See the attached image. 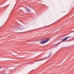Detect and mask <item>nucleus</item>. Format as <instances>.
I'll use <instances>...</instances> for the list:
<instances>
[{
  "label": "nucleus",
  "instance_id": "5",
  "mask_svg": "<svg viewBox=\"0 0 74 74\" xmlns=\"http://www.w3.org/2000/svg\"><path fill=\"white\" fill-rule=\"evenodd\" d=\"M18 29L19 30H23V28H18Z\"/></svg>",
  "mask_w": 74,
  "mask_h": 74
},
{
  "label": "nucleus",
  "instance_id": "7",
  "mask_svg": "<svg viewBox=\"0 0 74 74\" xmlns=\"http://www.w3.org/2000/svg\"><path fill=\"white\" fill-rule=\"evenodd\" d=\"M21 11H22V12H22V10H20V12H19V13H20V12H21Z\"/></svg>",
  "mask_w": 74,
  "mask_h": 74
},
{
  "label": "nucleus",
  "instance_id": "8",
  "mask_svg": "<svg viewBox=\"0 0 74 74\" xmlns=\"http://www.w3.org/2000/svg\"><path fill=\"white\" fill-rule=\"evenodd\" d=\"M47 27V26H45L44 27Z\"/></svg>",
  "mask_w": 74,
  "mask_h": 74
},
{
  "label": "nucleus",
  "instance_id": "6",
  "mask_svg": "<svg viewBox=\"0 0 74 74\" xmlns=\"http://www.w3.org/2000/svg\"><path fill=\"white\" fill-rule=\"evenodd\" d=\"M62 42H60L59 43H58V45H59V44H60V43H61Z\"/></svg>",
  "mask_w": 74,
  "mask_h": 74
},
{
  "label": "nucleus",
  "instance_id": "2",
  "mask_svg": "<svg viewBox=\"0 0 74 74\" xmlns=\"http://www.w3.org/2000/svg\"><path fill=\"white\" fill-rule=\"evenodd\" d=\"M71 37H72L71 36H68L66 38H64L62 39V41H66V40H67L68 38H71Z\"/></svg>",
  "mask_w": 74,
  "mask_h": 74
},
{
  "label": "nucleus",
  "instance_id": "1",
  "mask_svg": "<svg viewBox=\"0 0 74 74\" xmlns=\"http://www.w3.org/2000/svg\"><path fill=\"white\" fill-rule=\"evenodd\" d=\"M50 40V39H49V38H47V39H46L45 40L41 41L40 42L39 44H45V43L47 42H48V41H49Z\"/></svg>",
  "mask_w": 74,
  "mask_h": 74
},
{
  "label": "nucleus",
  "instance_id": "4",
  "mask_svg": "<svg viewBox=\"0 0 74 74\" xmlns=\"http://www.w3.org/2000/svg\"><path fill=\"white\" fill-rule=\"evenodd\" d=\"M42 60H43V58L37 60V62H39V61H41Z\"/></svg>",
  "mask_w": 74,
  "mask_h": 74
},
{
  "label": "nucleus",
  "instance_id": "3",
  "mask_svg": "<svg viewBox=\"0 0 74 74\" xmlns=\"http://www.w3.org/2000/svg\"><path fill=\"white\" fill-rule=\"evenodd\" d=\"M25 8L26 10V11L28 12H31L32 11V10H30V9H29L27 8Z\"/></svg>",
  "mask_w": 74,
  "mask_h": 74
}]
</instances>
